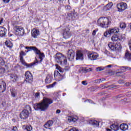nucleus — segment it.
<instances>
[{
    "label": "nucleus",
    "mask_w": 131,
    "mask_h": 131,
    "mask_svg": "<svg viewBox=\"0 0 131 131\" xmlns=\"http://www.w3.org/2000/svg\"><path fill=\"white\" fill-rule=\"evenodd\" d=\"M54 101L49 98H44L42 102L35 103L34 104V108L35 110H40V111H44L46 109H48L49 106L51 104H53Z\"/></svg>",
    "instance_id": "f257e3e1"
},
{
    "label": "nucleus",
    "mask_w": 131,
    "mask_h": 131,
    "mask_svg": "<svg viewBox=\"0 0 131 131\" xmlns=\"http://www.w3.org/2000/svg\"><path fill=\"white\" fill-rule=\"evenodd\" d=\"M56 69L58 71H55L54 73V76L55 78V79H56L57 81H61V80H63L64 78H65V75H62L60 73H63L64 72V70L61 67H60L58 64H56ZM60 72V73H59Z\"/></svg>",
    "instance_id": "f03ea898"
},
{
    "label": "nucleus",
    "mask_w": 131,
    "mask_h": 131,
    "mask_svg": "<svg viewBox=\"0 0 131 131\" xmlns=\"http://www.w3.org/2000/svg\"><path fill=\"white\" fill-rule=\"evenodd\" d=\"M55 60L57 63L60 64V65H66L67 64V59L66 57L64 56L61 53H58L54 55Z\"/></svg>",
    "instance_id": "7ed1b4c3"
},
{
    "label": "nucleus",
    "mask_w": 131,
    "mask_h": 131,
    "mask_svg": "<svg viewBox=\"0 0 131 131\" xmlns=\"http://www.w3.org/2000/svg\"><path fill=\"white\" fill-rule=\"evenodd\" d=\"M97 24L98 26H100L102 28H107L110 24V21L107 17H100L97 20Z\"/></svg>",
    "instance_id": "20e7f679"
},
{
    "label": "nucleus",
    "mask_w": 131,
    "mask_h": 131,
    "mask_svg": "<svg viewBox=\"0 0 131 131\" xmlns=\"http://www.w3.org/2000/svg\"><path fill=\"white\" fill-rule=\"evenodd\" d=\"M13 29L15 32L16 35L17 36H22V35H24V33H25L24 29L22 27L15 26Z\"/></svg>",
    "instance_id": "39448f33"
},
{
    "label": "nucleus",
    "mask_w": 131,
    "mask_h": 131,
    "mask_svg": "<svg viewBox=\"0 0 131 131\" xmlns=\"http://www.w3.org/2000/svg\"><path fill=\"white\" fill-rule=\"evenodd\" d=\"M118 32H119V29L117 28H115L110 29L107 31L105 32L104 35L105 37H107V36H110L111 34H115V33H118Z\"/></svg>",
    "instance_id": "423d86ee"
},
{
    "label": "nucleus",
    "mask_w": 131,
    "mask_h": 131,
    "mask_svg": "<svg viewBox=\"0 0 131 131\" xmlns=\"http://www.w3.org/2000/svg\"><path fill=\"white\" fill-rule=\"evenodd\" d=\"M108 47L113 52L115 51H118L121 48L120 43H117L116 45L112 42H110L108 44Z\"/></svg>",
    "instance_id": "0eeeda50"
},
{
    "label": "nucleus",
    "mask_w": 131,
    "mask_h": 131,
    "mask_svg": "<svg viewBox=\"0 0 131 131\" xmlns=\"http://www.w3.org/2000/svg\"><path fill=\"white\" fill-rule=\"evenodd\" d=\"M25 76L26 77L25 81H26L27 83H31L32 82V80H33V78L31 73L29 71H27L25 74Z\"/></svg>",
    "instance_id": "6e6552de"
},
{
    "label": "nucleus",
    "mask_w": 131,
    "mask_h": 131,
    "mask_svg": "<svg viewBox=\"0 0 131 131\" xmlns=\"http://www.w3.org/2000/svg\"><path fill=\"white\" fill-rule=\"evenodd\" d=\"M118 12H122L127 9V4L124 2H121L117 5Z\"/></svg>",
    "instance_id": "1a4fd4ad"
},
{
    "label": "nucleus",
    "mask_w": 131,
    "mask_h": 131,
    "mask_svg": "<svg viewBox=\"0 0 131 131\" xmlns=\"http://www.w3.org/2000/svg\"><path fill=\"white\" fill-rule=\"evenodd\" d=\"M75 57V52L72 49L69 50L67 53V58L70 61H73Z\"/></svg>",
    "instance_id": "9d476101"
},
{
    "label": "nucleus",
    "mask_w": 131,
    "mask_h": 131,
    "mask_svg": "<svg viewBox=\"0 0 131 131\" xmlns=\"http://www.w3.org/2000/svg\"><path fill=\"white\" fill-rule=\"evenodd\" d=\"M88 58H89V59L92 61L98 60V58H99V54L97 53V52L89 53H88Z\"/></svg>",
    "instance_id": "9b49d317"
},
{
    "label": "nucleus",
    "mask_w": 131,
    "mask_h": 131,
    "mask_svg": "<svg viewBox=\"0 0 131 131\" xmlns=\"http://www.w3.org/2000/svg\"><path fill=\"white\" fill-rule=\"evenodd\" d=\"M29 117V112L26 110H23L20 113V118L21 119H27Z\"/></svg>",
    "instance_id": "f8f14e48"
},
{
    "label": "nucleus",
    "mask_w": 131,
    "mask_h": 131,
    "mask_svg": "<svg viewBox=\"0 0 131 131\" xmlns=\"http://www.w3.org/2000/svg\"><path fill=\"white\" fill-rule=\"evenodd\" d=\"M69 29L67 28L64 30H63V36L65 39H67V38H69L71 36V33L69 31Z\"/></svg>",
    "instance_id": "ddd939ff"
},
{
    "label": "nucleus",
    "mask_w": 131,
    "mask_h": 131,
    "mask_svg": "<svg viewBox=\"0 0 131 131\" xmlns=\"http://www.w3.org/2000/svg\"><path fill=\"white\" fill-rule=\"evenodd\" d=\"M112 41H118V40H122V37L121 35L118 34H114L111 37Z\"/></svg>",
    "instance_id": "4468645a"
},
{
    "label": "nucleus",
    "mask_w": 131,
    "mask_h": 131,
    "mask_svg": "<svg viewBox=\"0 0 131 131\" xmlns=\"http://www.w3.org/2000/svg\"><path fill=\"white\" fill-rule=\"evenodd\" d=\"M35 54L38 55L39 59H40V62H42V60H43V58H45V54L40 52V50H39L38 49L35 52Z\"/></svg>",
    "instance_id": "2eb2a0df"
},
{
    "label": "nucleus",
    "mask_w": 131,
    "mask_h": 131,
    "mask_svg": "<svg viewBox=\"0 0 131 131\" xmlns=\"http://www.w3.org/2000/svg\"><path fill=\"white\" fill-rule=\"evenodd\" d=\"M31 35L34 38H37V36L39 35V31L35 29H33L31 31Z\"/></svg>",
    "instance_id": "dca6fc26"
},
{
    "label": "nucleus",
    "mask_w": 131,
    "mask_h": 131,
    "mask_svg": "<svg viewBox=\"0 0 131 131\" xmlns=\"http://www.w3.org/2000/svg\"><path fill=\"white\" fill-rule=\"evenodd\" d=\"M76 60H83V54L80 51H77L76 54Z\"/></svg>",
    "instance_id": "f3484780"
},
{
    "label": "nucleus",
    "mask_w": 131,
    "mask_h": 131,
    "mask_svg": "<svg viewBox=\"0 0 131 131\" xmlns=\"http://www.w3.org/2000/svg\"><path fill=\"white\" fill-rule=\"evenodd\" d=\"M78 120L77 116H70L68 118V121L69 122H76Z\"/></svg>",
    "instance_id": "a211bd4d"
},
{
    "label": "nucleus",
    "mask_w": 131,
    "mask_h": 131,
    "mask_svg": "<svg viewBox=\"0 0 131 131\" xmlns=\"http://www.w3.org/2000/svg\"><path fill=\"white\" fill-rule=\"evenodd\" d=\"M9 76L10 80L13 81V82H16V81L18 80V76L17 75H16V74H11L9 75Z\"/></svg>",
    "instance_id": "6ab92c4d"
},
{
    "label": "nucleus",
    "mask_w": 131,
    "mask_h": 131,
    "mask_svg": "<svg viewBox=\"0 0 131 131\" xmlns=\"http://www.w3.org/2000/svg\"><path fill=\"white\" fill-rule=\"evenodd\" d=\"M53 124H54V121L53 120H49L45 124L44 127L45 128H50L51 126H53Z\"/></svg>",
    "instance_id": "aec40b11"
},
{
    "label": "nucleus",
    "mask_w": 131,
    "mask_h": 131,
    "mask_svg": "<svg viewBox=\"0 0 131 131\" xmlns=\"http://www.w3.org/2000/svg\"><path fill=\"white\" fill-rule=\"evenodd\" d=\"M6 32H7V29L3 27H0V36L4 37L6 35Z\"/></svg>",
    "instance_id": "412c9836"
},
{
    "label": "nucleus",
    "mask_w": 131,
    "mask_h": 131,
    "mask_svg": "<svg viewBox=\"0 0 131 131\" xmlns=\"http://www.w3.org/2000/svg\"><path fill=\"white\" fill-rule=\"evenodd\" d=\"M6 88L7 85L6 84V82L4 81H2L0 84V91H2V92L4 93V92L6 91Z\"/></svg>",
    "instance_id": "4be33fe9"
},
{
    "label": "nucleus",
    "mask_w": 131,
    "mask_h": 131,
    "mask_svg": "<svg viewBox=\"0 0 131 131\" xmlns=\"http://www.w3.org/2000/svg\"><path fill=\"white\" fill-rule=\"evenodd\" d=\"M36 63V62H33L29 64V63H27L25 62V60H24V62H21V63L23 64V65H24V66H26L27 68H32V67H33V65H35Z\"/></svg>",
    "instance_id": "5701e85b"
},
{
    "label": "nucleus",
    "mask_w": 131,
    "mask_h": 131,
    "mask_svg": "<svg viewBox=\"0 0 131 131\" xmlns=\"http://www.w3.org/2000/svg\"><path fill=\"white\" fill-rule=\"evenodd\" d=\"M26 50H29V51L31 52V51H34V53H36L37 51V49L35 47L33 46H30V47H25Z\"/></svg>",
    "instance_id": "b1692460"
},
{
    "label": "nucleus",
    "mask_w": 131,
    "mask_h": 131,
    "mask_svg": "<svg viewBox=\"0 0 131 131\" xmlns=\"http://www.w3.org/2000/svg\"><path fill=\"white\" fill-rule=\"evenodd\" d=\"M112 6H113V3H112V2H111L104 7L103 10L104 11H109V10H110V9L112 8Z\"/></svg>",
    "instance_id": "393cba45"
},
{
    "label": "nucleus",
    "mask_w": 131,
    "mask_h": 131,
    "mask_svg": "<svg viewBox=\"0 0 131 131\" xmlns=\"http://www.w3.org/2000/svg\"><path fill=\"white\" fill-rule=\"evenodd\" d=\"M110 128L114 131H118L119 129V126L118 124H112L110 126Z\"/></svg>",
    "instance_id": "a878e982"
},
{
    "label": "nucleus",
    "mask_w": 131,
    "mask_h": 131,
    "mask_svg": "<svg viewBox=\"0 0 131 131\" xmlns=\"http://www.w3.org/2000/svg\"><path fill=\"white\" fill-rule=\"evenodd\" d=\"M120 128L121 130L123 131H125L126 130H127V128H128V125H127V124H121L120 125Z\"/></svg>",
    "instance_id": "bb28decb"
},
{
    "label": "nucleus",
    "mask_w": 131,
    "mask_h": 131,
    "mask_svg": "<svg viewBox=\"0 0 131 131\" xmlns=\"http://www.w3.org/2000/svg\"><path fill=\"white\" fill-rule=\"evenodd\" d=\"M23 56H26V53L24 52L23 51H21L19 53V58H20V61L21 63L22 62H24V59L23 58Z\"/></svg>",
    "instance_id": "cd10ccee"
},
{
    "label": "nucleus",
    "mask_w": 131,
    "mask_h": 131,
    "mask_svg": "<svg viewBox=\"0 0 131 131\" xmlns=\"http://www.w3.org/2000/svg\"><path fill=\"white\" fill-rule=\"evenodd\" d=\"M90 123L92 124V125H95V126H99L100 125L99 122L95 120H91Z\"/></svg>",
    "instance_id": "c85d7f7f"
},
{
    "label": "nucleus",
    "mask_w": 131,
    "mask_h": 131,
    "mask_svg": "<svg viewBox=\"0 0 131 131\" xmlns=\"http://www.w3.org/2000/svg\"><path fill=\"white\" fill-rule=\"evenodd\" d=\"M5 45L7 46V48H9V49H12L13 48V43L10 40H7L5 42Z\"/></svg>",
    "instance_id": "c756f323"
},
{
    "label": "nucleus",
    "mask_w": 131,
    "mask_h": 131,
    "mask_svg": "<svg viewBox=\"0 0 131 131\" xmlns=\"http://www.w3.org/2000/svg\"><path fill=\"white\" fill-rule=\"evenodd\" d=\"M125 58L127 61H131V53L127 52L125 55Z\"/></svg>",
    "instance_id": "7c9ffc66"
},
{
    "label": "nucleus",
    "mask_w": 131,
    "mask_h": 131,
    "mask_svg": "<svg viewBox=\"0 0 131 131\" xmlns=\"http://www.w3.org/2000/svg\"><path fill=\"white\" fill-rule=\"evenodd\" d=\"M10 92L12 97L15 98V97H16V96L17 95V90H15L14 89H12L10 90Z\"/></svg>",
    "instance_id": "2f4dec72"
},
{
    "label": "nucleus",
    "mask_w": 131,
    "mask_h": 131,
    "mask_svg": "<svg viewBox=\"0 0 131 131\" xmlns=\"http://www.w3.org/2000/svg\"><path fill=\"white\" fill-rule=\"evenodd\" d=\"M121 70L122 72H125L127 70H131V68L127 67H121Z\"/></svg>",
    "instance_id": "473e14b6"
},
{
    "label": "nucleus",
    "mask_w": 131,
    "mask_h": 131,
    "mask_svg": "<svg viewBox=\"0 0 131 131\" xmlns=\"http://www.w3.org/2000/svg\"><path fill=\"white\" fill-rule=\"evenodd\" d=\"M23 128H24L25 130L26 131H31L32 130V126L31 125H27L26 126L23 127Z\"/></svg>",
    "instance_id": "72a5a7b5"
},
{
    "label": "nucleus",
    "mask_w": 131,
    "mask_h": 131,
    "mask_svg": "<svg viewBox=\"0 0 131 131\" xmlns=\"http://www.w3.org/2000/svg\"><path fill=\"white\" fill-rule=\"evenodd\" d=\"M57 84V82H54L53 84L47 86V89L54 88Z\"/></svg>",
    "instance_id": "f704fd0d"
},
{
    "label": "nucleus",
    "mask_w": 131,
    "mask_h": 131,
    "mask_svg": "<svg viewBox=\"0 0 131 131\" xmlns=\"http://www.w3.org/2000/svg\"><path fill=\"white\" fill-rule=\"evenodd\" d=\"M24 110H26V111H27L28 112H29V111L31 112V107L30 105H26Z\"/></svg>",
    "instance_id": "c9c22d12"
},
{
    "label": "nucleus",
    "mask_w": 131,
    "mask_h": 131,
    "mask_svg": "<svg viewBox=\"0 0 131 131\" xmlns=\"http://www.w3.org/2000/svg\"><path fill=\"white\" fill-rule=\"evenodd\" d=\"M120 27L122 29H124V28H125V27H126V25L124 23H122L120 24Z\"/></svg>",
    "instance_id": "e433bc0d"
},
{
    "label": "nucleus",
    "mask_w": 131,
    "mask_h": 131,
    "mask_svg": "<svg viewBox=\"0 0 131 131\" xmlns=\"http://www.w3.org/2000/svg\"><path fill=\"white\" fill-rule=\"evenodd\" d=\"M105 70V68H103L102 67H99L96 68V71H103V70Z\"/></svg>",
    "instance_id": "4c0bfd02"
},
{
    "label": "nucleus",
    "mask_w": 131,
    "mask_h": 131,
    "mask_svg": "<svg viewBox=\"0 0 131 131\" xmlns=\"http://www.w3.org/2000/svg\"><path fill=\"white\" fill-rule=\"evenodd\" d=\"M0 65L4 66L5 65V60L2 58H0Z\"/></svg>",
    "instance_id": "58836bf2"
},
{
    "label": "nucleus",
    "mask_w": 131,
    "mask_h": 131,
    "mask_svg": "<svg viewBox=\"0 0 131 131\" xmlns=\"http://www.w3.org/2000/svg\"><path fill=\"white\" fill-rule=\"evenodd\" d=\"M6 71V70L4 68H0V73L1 74H3L5 73V72Z\"/></svg>",
    "instance_id": "ea45409f"
},
{
    "label": "nucleus",
    "mask_w": 131,
    "mask_h": 131,
    "mask_svg": "<svg viewBox=\"0 0 131 131\" xmlns=\"http://www.w3.org/2000/svg\"><path fill=\"white\" fill-rule=\"evenodd\" d=\"M109 88H110V89H117V85H115V84H113L110 85Z\"/></svg>",
    "instance_id": "a19ab883"
},
{
    "label": "nucleus",
    "mask_w": 131,
    "mask_h": 131,
    "mask_svg": "<svg viewBox=\"0 0 131 131\" xmlns=\"http://www.w3.org/2000/svg\"><path fill=\"white\" fill-rule=\"evenodd\" d=\"M94 82L95 83H101V79H98L95 80Z\"/></svg>",
    "instance_id": "79ce46f5"
},
{
    "label": "nucleus",
    "mask_w": 131,
    "mask_h": 131,
    "mask_svg": "<svg viewBox=\"0 0 131 131\" xmlns=\"http://www.w3.org/2000/svg\"><path fill=\"white\" fill-rule=\"evenodd\" d=\"M35 98L36 99V98H39V97H40V93H39V92H37V93H36L35 94Z\"/></svg>",
    "instance_id": "37998d69"
},
{
    "label": "nucleus",
    "mask_w": 131,
    "mask_h": 131,
    "mask_svg": "<svg viewBox=\"0 0 131 131\" xmlns=\"http://www.w3.org/2000/svg\"><path fill=\"white\" fill-rule=\"evenodd\" d=\"M81 83H82V84H83V85H88V81H82Z\"/></svg>",
    "instance_id": "c03bdc74"
},
{
    "label": "nucleus",
    "mask_w": 131,
    "mask_h": 131,
    "mask_svg": "<svg viewBox=\"0 0 131 131\" xmlns=\"http://www.w3.org/2000/svg\"><path fill=\"white\" fill-rule=\"evenodd\" d=\"M116 76H121V74H122V72H119L116 73Z\"/></svg>",
    "instance_id": "a18cd8bd"
},
{
    "label": "nucleus",
    "mask_w": 131,
    "mask_h": 131,
    "mask_svg": "<svg viewBox=\"0 0 131 131\" xmlns=\"http://www.w3.org/2000/svg\"><path fill=\"white\" fill-rule=\"evenodd\" d=\"M130 84H131V83L129 82H128L125 83L124 86H129L130 85Z\"/></svg>",
    "instance_id": "49530a36"
},
{
    "label": "nucleus",
    "mask_w": 131,
    "mask_h": 131,
    "mask_svg": "<svg viewBox=\"0 0 131 131\" xmlns=\"http://www.w3.org/2000/svg\"><path fill=\"white\" fill-rule=\"evenodd\" d=\"M118 83H119L120 84H121L122 83H124V80H119L118 81Z\"/></svg>",
    "instance_id": "de8ad7c7"
},
{
    "label": "nucleus",
    "mask_w": 131,
    "mask_h": 131,
    "mask_svg": "<svg viewBox=\"0 0 131 131\" xmlns=\"http://www.w3.org/2000/svg\"><path fill=\"white\" fill-rule=\"evenodd\" d=\"M4 4H9L10 3V0H3Z\"/></svg>",
    "instance_id": "09e8293b"
},
{
    "label": "nucleus",
    "mask_w": 131,
    "mask_h": 131,
    "mask_svg": "<svg viewBox=\"0 0 131 131\" xmlns=\"http://www.w3.org/2000/svg\"><path fill=\"white\" fill-rule=\"evenodd\" d=\"M12 130H13V131H17V130H18V129L17 128V127H16V126H13L12 127Z\"/></svg>",
    "instance_id": "8fccbe9b"
},
{
    "label": "nucleus",
    "mask_w": 131,
    "mask_h": 131,
    "mask_svg": "<svg viewBox=\"0 0 131 131\" xmlns=\"http://www.w3.org/2000/svg\"><path fill=\"white\" fill-rule=\"evenodd\" d=\"M97 31L98 30H94L92 33L93 35H96V33Z\"/></svg>",
    "instance_id": "3c124183"
},
{
    "label": "nucleus",
    "mask_w": 131,
    "mask_h": 131,
    "mask_svg": "<svg viewBox=\"0 0 131 131\" xmlns=\"http://www.w3.org/2000/svg\"><path fill=\"white\" fill-rule=\"evenodd\" d=\"M85 102H88V103H91V104H93V101L91 100H87L86 101H85Z\"/></svg>",
    "instance_id": "603ef678"
},
{
    "label": "nucleus",
    "mask_w": 131,
    "mask_h": 131,
    "mask_svg": "<svg viewBox=\"0 0 131 131\" xmlns=\"http://www.w3.org/2000/svg\"><path fill=\"white\" fill-rule=\"evenodd\" d=\"M66 9V10H70V9H71V7H70V6H67Z\"/></svg>",
    "instance_id": "864d4df0"
},
{
    "label": "nucleus",
    "mask_w": 131,
    "mask_h": 131,
    "mask_svg": "<svg viewBox=\"0 0 131 131\" xmlns=\"http://www.w3.org/2000/svg\"><path fill=\"white\" fill-rule=\"evenodd\" d=\"M60 113H61V110H57L56 111V114H60Z\"/></svg>",
    "instance_id": "5fc2aeb1"
},
{
    "label": "nucleus",
    "mask_w": 131,
    "mask_h": 131,
    "mask_svg": "<svg viewBox=\"0 0 131 131\" xmlns=\"http://www.w3.org/2000/svg\"><path fill=\"white\" fill-rule=\"evenodd\" d=\"M49 79H50L48 78V77H47L46 79H45V82H46V83H49V81H48V80H49Z\"/></svg>",
    "instance_id": "6e6d98bb"
},
{
    "label": "nucleus",
    "mask_w": 131,
    "mask_h": 131,
    "mask_svg": "<svg viewBox=\"0 0 131 131\" xmlns=\"http://www.w3.org/2000/svg\"><path fill=\"white\" fill-rule=\"evenodd\" d=\"M64 69L66 71H68V70H69V68L68 67H66Z\"/></svg>",
    "instance_id": "4d7b16f0"
},
{
    "label": "nucleus",
    "mask_w": 131,
    "mask_h": 131,
    "mask_svg": "<svg viewBox=\"0 0 131 131\" xmlns=\"http://www.w3.org/2000/svg\"><path fill=\"white\" fill-rule=\"evenodd\" d=\"M68 16L69 17H72V13H69V14H68Z\"/></svg>",
    "instance_id": "13d9d810"
},
{
    "label": "nucleus",
    "mask_w": 131,
    "mask_h": 131,
    "mask_svg": "<svg viewBox=\"0 0 131 131\" xmlns=\"http://www.w3.org/2000/svg\"><path fill=\"white\" fill-rule=\"evenodd\" d=\"M4 21V18H1L0 20V25L2 24V23Z\"/></svg>",
    "instance_id": "bf43d9fd"
},
{
    "label": "nucleus",
    "mask_w": 131,
    "mask_h": 131,
    "mask_svg": "<svg viewBox=\"0 0 131 131\" xmlns=\"http://www.w3.org/2000/svg\"><path fill=\"white\" fill-rule=\"evenodd\" d=\"M105 80H106V79L103 78V79H101L100 81H101V82H103V81H105Z\"/></svg>",
    "instance_id": "052dcab7"
},
{
    "label": "nucleus",
    "mask_w": 131,
    "mask_h": 131,
    "mask_svg": "<svg viewBox=\"0 0 131 131\" xmlns=\"http://www.w3.org/2000/svg\"><path fill=\"white\" fill-rule=\"evenodd\" d=\"M119 98H121V95H118V96H117V99H118Z\"/></svg>",
    "instance_id": "680f3d73"
},
{
    "label": "nucleus",
    "mask_w": 131,
    "mask_h": 131,
    "mask_svg": "<svg viewBox=\"0 0 131 131\" xmlns=\"http://www.w3.org/2000/svg\"><path fill=\"white\" fill-rule=\"evenodd\" d=\"M112 66L111 64L107 66L106 67H108V68H110Z\"/></svg>",
    "instance_id": "e2e57ef3"
},
{
    "label": "nucleus",
    "mask_w": 131,
    "mask_h": 131,
    "mask_svg": "<svg viewBox=\"0 0 131 131\" xmlns=\"http://www.w3.org/2000/svg\"><path fill=\"white\" fill-rule=\"evenodd\" d=\"M106 131H112L111 129L106 128Z\"/></svg>",
    "instance_id": "0e129e2a"
},
{
    "label": "nucleus",
    "mask_w": 131,
    "mask_h": 131,
    "mask_svg": "<svg viewBox=\"0 0 131 131\" xmlns=\"http://www.w3.org/2000/svg\"><path fill=\"white\" fill-rule=\"evenodd\" d=\"M26 53H28V52H30L29 51V50H28L27 51H25Z\"/></svg>",
    "instance_id": "69168bd1"
},
{
    "label": "nucleus",
    "mask_w": 131,
    "mask_h": 131,
    "mask_svg": "<svg viewBox=\"0 0 131 131\" xmlns=\"http://www.w3.org/2000/svg\"><path fill=\"white\" fill-rule=\"evenodd\" d=\"M129 26L130 27V29H131V24H129Z\"/></svg>",
    "instance_id": "338daca9"
},
{
    "label": "nucleus",
    "mask_w": 131,
    "mask_h": 131,
    "mask_svg": "<svg viewBox=\"0 0 131 131\" xmlns=\"http://www.w3.org/2000/svg\"><path fill=\"white\" fill-rule=\"evenodd\" d=\"M36 63H38V61L37 60V61H36Z\"/></svg>",
    "instance_id": "774afa93"
}]
</instances>
